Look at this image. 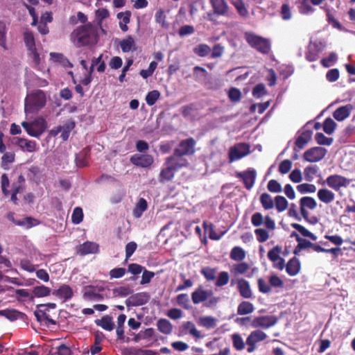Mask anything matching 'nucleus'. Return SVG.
<instances>
[{
	"mask_svg": "<svg viewBox=\"0 0 355 355\" xmlns=\"http://www.w3.org/2000/svg\"><path fill=\"white\" fill-rule=\"evenodd\" d=\"M73 43L78 47L96 43V35L91 23L80 26L71 34Z\"/></svg>",
	"mask_w": 355,
	"mask_h": 355,
	"instance_id": "f257e3e1",
	"label": "nucleus"
},
{
	"mask_svg": "<svg viewBox=\"0 0 355 355\" xmlns=\"http://www.w3.org/2000/svg\"><path fill=\"white\" fill-rule=\"evenodd\" d=\"M46 103V96L42 90L37 89L28 95L25 101V112L36 113L43 108Z\"/></svg>",
	"mask_w": 355,
	"mask_h": 355,
	"instance_id": "f03ea898",
	"label": "nucleus"
},
{
	"mask_svg": "<svg viewBox=\"0 0 355 355\" xmlns=\"http://www.w3.org/2000/svg\"><path fill=\"white\" fill-rule=\"evenodd\" d=\"M245 40L252 48L263 55H268L271 51V42L268 38L245 33Z\"/></svg>",
	"mask_w": 355,
	"mask_h": 355,
	"instance_id": "7ed1b4c3",
	"label": "nucleus"
},
{
	"mask_svg": "<svg viewBox=\"0 0 355 355\" xmlns=\"http://www.w3.org/2000/svg\"><path fill=\"white\" fill-rule=\"evenodd\" d=\"M191 300L194 304H198L207 300V306H211L216 305L219 298L214 295L212 290H205L202 285L198 287L191 293Z\"/></svg>",
	"mask_w": 355,
	"mask_h": 355,
	"instance_id": "20e7f679",
	"label": "nucleus"
},
{
	"mask_svg": "<svg viewBox=\"0 0 355 355\" xmlns=\"http://www.w3.org/2000/svg\"><path fill=\"white\" fill-rule=\"evenodd\" d=\"M277 322V318L275 315H264L254 318L245 317V323H248L252 328L268 329Z\"/></svg>",
	"mask_w": 355,
	"mask_h": 355,
	"instance_id": "39448f33",
	"label": "nucleus"
},
{
	"mask_svg": "<svg viewBox=\"0 0 355 355\" xmlns=\"http://www.w3.org/2000/svg\"><path fill=\"white\" fill-rule=\"evenodd\" d=\"M259 290L263 293H269L272 291V287L274 288H283L284 282L277 275H272L268 278V283L263 279L259 278L257 280Z\"/></svg>",
	"mask_w": 355,
	"mask_h": 355,
	"instance_id": "423d86ee",
	"label": "nucleus"
},
{
	"mask_svg": "<svg viewBox=\"0 0 355 355\" xmlns=\"http://www.w3.org/2000/svg\"><path fill=\"white\" fill-rule=\"evenodd\" d=\"M21 126L30 136L34 137L40 136L46 129L45 121L42 119H35L31 123L24 121Z\"/></svg>",
	"mask_w": 355,
	"mask_h": 355,
	"instance_id": "0eeeda50",
	"label": "nucleus"
},
{
	"mask_svg": "<svg viewBox=\"0 0 355 355\" xmlns=\"http://www.w3.org/2000/svg\"><path fill=\"white\" fill-rule=\"evenodd\" d=\"M230 273L232 276V283H236L239 293L244 297V279L239 278V276L244 274V263L234 264L230 268Z\"/></svg>",
	"mask_w": 355,
	"mask_h": 355,
	"instance_id": "6e6552de",
	"label": "nucleus"
},
{
	"mask_svg": "<svg viewBox=\"0 0 355 355\" xmlns=\"http://www.w3.org/2000/svg\"><path fill=\"white\" fill-rule=\"evenodd\" d=\"M196 144V140L193 137H189L186 139L182 140L178 147L174 151L176 155H192L195 153V146Z\"/></svg>",
	"mask_w": 355,
	"mask_h": 355,
	"instance_id": "1a4fd4ad",
	"label": "nucleus"
},
{
	"mask_svg": "<svg viewBox=\"0 0 355 355\" xmlns=\"http://www.w3.org/2000/svg\"><path fill=\"white\" fill-rule=\"evenodd\" d=\"M267 337V334L261 330L257 329L252 331L245 340V345H248V352H253L257 347V344L263 341Z\"/></svg>",
	"mask_w": 355,
	"mask_h": 355,
	"instance_id": "9d476101",
	"label": "nucleus"
},
{
	"mask_svg": "<svg viewBox=\"0 0 355 355\" xmlns=\"http://www.w3.org/2000/svg\"><path fill=\"white\" fill-rule=\"evenodd\" d=\"M351 181V180L337 174L329 175L326 179L327 184L336 191H339L342 187H347Z\"/></svg>",
	"mask_w": 355,
	"mask_h": 355,
	"instance_id": "9b49d317",
	"label": "nucleus"
},
{
	"mask_svg": "<svg viewBox=\"0 0 355 355\" xmlns=\"http://www.w3.org/2000/svg\"><path fill=\"white\" fill-rule=\"evenodd\" d=\"M150 295L147 292H139L131 295L126 300L127 306H139L148 302Z\"/></svg>",
	"mask_w": 355,
	"mask_h": 355,
	"instance_id": "f8f14e48",
	"label": "nucleus"
},
{
	"mask_svg": "<svg viewBox=\"0 0 355 355\" xmlns=\"http://www.w3.org/2000/svg\"><path fill=\"white\" fill-rule=\"evenodd\" d=\"M327 154V150L322 147H313L304 153V159L309 162H317L322 160Z\"/></svg>",
	"mask_w": 355,
	"mask_h": 355,
	"instance_id": "ddd939ff",
	"label": "nucleus"
},
{
	"mask_svg": "<svg viewBox=\"0 0 355 355\" xmlns=\"http://www.w3.org/2000/svg\"><path fill=\"white\" fill-rule=\"evenodd\" d=\"M130 162L139 167L148 168L154 162L153 157L148 154H135L130 159Z\"/></svg>",
	"mask_w": 355,
	"mask_h": 355,
	"instance_id": "4468645a",
	"label": "nucleus"
},
{
	"mask_svg": "<svg viewBox=\"0 0 355 355\" xmlns=\"http://www.w3.org/2000/svg\"><path fill=\"white\" fill-rule=\"evenodd\" d=\"M312 134L313 132L311 130H305L302 132L295 139L293 150L295 152H299L300 150L303 149L311 139Z\"/></svg>",
	"mask_w": 355,
	"mask_h": 355,
	"instance_id": "2eb2a0df",
	"label": "nucleus"
},
{
	"mask_svg": "<svg viewBox=\"0 0 355 355\" xmlns=\"http://www.w3.org/2000/svg\"><path fill=\"white\" fill-rule=\"evenodd\" d=\"M183 156L176 155L175 151L173 155L166 159L165 164H169L176 171L189 165L188 161L182 157Z\"/></svg>",
	"mask_w": 355,
	"mask_h": 355,
	"instance_id": "dca6fc26",
	"label": "nucleus"
},
{
	"mask_svg": "<svg viewBox=\"0 0 355 355\" xmlns=\"http://www.w3.org/2000/svg\"><path fill=\"white\" fill-rule=\"evenodd\" d=\"M52 295L57 298L67 302L73 296V289L67 284L61 285L58 289L52 292Z\"/></svg>",
	"mask_w": 355,
	"mask_h": 355,
	"instance_id": "f3484780",
	"label": "nucleus"
},
{
	"mask_svg": "<svg viewBox=\"0 0 355 355\" xmlns=\"http://www.w3.org/2000/svg\"><path fill=\"white\" fill-rule=\"evenodd\" d=\"M99 250V245L92 241H86L80 245L77 249V253L81 256L88 254H95Z\"/></svg>",
	"mask_w": 355,
	"mask_h": 355,
	"instance_id": "a211bd4d",
	"label": "nucleus"
},
{
	"mask_svg": "<svg viewBox=\"0 0 355 355\" xmlns=\"http://www.w3.org/2000/svg\"><path fill=\"white\" fill-rule=\"evenodd\" d=\"M244 156V143H239L230 148L229 159L230 162L241 159Z\"/></svg>",
	"mask_w": 355,
	"mask_h": 355,
	"instance_id": "6ab92c4d",
	"label": "nucleus"
},
{
	"mask_svg": "<svg viewBox=\"0 0 355 355\" xmlns=\"http://www.w3.org/2000/svg\"><path fill=\"white\" fill-rule=\"evenodd\" d=\"M352 110V105L350 104L341 106L334 112L333 116L338 121H342L349 116Z\"/></svg>",
	"mask_w": 355,
	"mask_h": 355,
	"instance_id": "aec40b11",
	"label": "nucleus"
},
{
	"mask_svg": "<svg viewBox=\"0 0 355 355\" xmlns=\"http://www.w3.org/2000/svg\"><path fill=\"white\" fill-rule=\"evenodd\" d=\"M165 168H162L159 174V182L160 183H165L166 182L171 181L174 176L175 170L173 169L169 164H165Z\"/></svg>",
	"mask_w": 355,
	"mask_h": 355,
	"instance_id": "412c9836",
	"label": "nucleus"
},
{
	"mask_svg": "<svg viewBox=\"0 0 355 355\" xmlns=\"http://www.w3.org/2000/svg\"><path fill=\"white\" fill-rule=\"evenodd\" d=\"M301 269L300 260L295 257L291 259L286 265V271L290 276L297 275Z\"/></svg>",
	"mask_w": 355,
	"mask_h": 355,
	"instance_id": "4be33fe9",
	"label": "nucleus"
},
{
	"mask_svg": "<svg viewBox=\"0 0 355 355\" xmlns=\"http://www.w3.org/2000/svg\"><path fill=\"white\" fill-rule=\"evenodd\" d=\"M214 13L225 15L228 11V6L225 0H209Z\"/></svg>",
	"mask_w": 355,
	"mask_h": 355,
	"instance_id": "5701e85b",
	"label": "nucleus"
},
{
	"mask_svg": "<svg viewBox=\"0 0 355 355\" xmlns=\"http://www.w3.org/2000/svg\"><path fill=\"white\" fill-rule=\"evenodd\" d=\"M15 144L21 150L29 153L34 152L36 149V142L27 139L17 137Z\"/></svg>",
	"mask_w": 355,
	"mask_h": 355,
	"instance_id": "b1692460",
	"label": "nucleus"
},
{
	"mask_svg": "<svg viewBox=\"0 0 355 355\" xmlns=\"http://www.w3.org/2000/svg\"><path fill=\"white\" fill-rule=\"evenodd\" d=\"M94 322L97 326L108 331H112L115 326L112 318L108 315L103 316L101 319L95 320Z\"/></svg>",
	"mask_w": 355,
	"mask_h": 355,
	"instance_id": "393cba45",
	"label": "nucleus"
},
{
	"mask_svg": "<svg viewBox=\"0 0 355 355\" xmlns=\"http://www.w3.org/2000/svg\"><path fill=\"white\" fill-rule=\"evenodd\" d=\"M318 199L325 203L329 204L335 199V194L327 189H320L318 191Z\"/></svg>",
	"mask_w": 355,
	"mask_h": 355,
	"instance_id": "a878e982",
	"label": "nucleus"
},
{
	"mask_svg": "<svg viewBox=\"0 0 355 355\" xmlns=\"http://www.w3.org/2000/svg\"><path fill=\"white\" fill-rule=\"evenodd\" d=\"M131 15V12L127 10L125 12H119L116 15L118 19H121V21H119V27L123 32H126L128 30L127 24L130 21Z\"/></svg>",
	"mask_w": 355,
	"mask_h": 355,
	"instance_id": "bb28decb",
	"label": "nucleus"
},
{
	"mask_svg": "<svg viewBox=\"0 0 355 355\" xmlns=\"http://www.w3.org/2000/svg\"><path fill=\"white\" fill-rule=\"evenodd\" d=\"M157 329L162 334L168 335L173 331V324L165 318L159 319L157 322Z\"/></svg>",
	"mask_w": 355,
	"mask_h": 355,
	"instance_id": "cd10ccee",
	"label": "nucleus"
},
{
	"mask_svg": "<svg viewBox=\"0 0 355 355\" xmlns=\"http://www.w3.org/2000/svg\"><path fill=\"white\" fill-rule=\"evenodd\" d=\"M0 315L6 318L10 321H14L17 319H22L24 314L15 309H4L0 311Z\"/></svg>",
	"mask_w": 355,
	"mask_h": 355,
	"instance_id": "c85d7f7f",
	"label": "nucleus"
},
{
	"mask_svg": "<svg viewBox=\"0 0 355 355\" xmlns=\"http://www.w3.org/2000/svg\"><path fill=\"white\" fill-rule=\"evenodd\" d=\"M155 22L159 24L163 28H169V24L166 21V15L163 8H159L155 15Z\"/></svg>",
	"mask_w": 355,
	"mask_h": 355,
	"instance_id": "c756f323",
	"label": "nucleus"
},
{
	"mask_svg": "<svg viewBox=\"0 0 355 355\" xmlns=\"http://www.w3.org/2000/svg\"><path fill=\"white\" fill-rule=\"evenodd\" d=\"M194 104L190 103L189 105L182 106L180 109L182 115L187 119L193 121L195 119L194 112L196 111Z\"/></svg>",
	"mask_w": 355,
	"mask_h": 355,
	"instance_id": "7c9ffc66",
	"label": "nucleus"
},
{
	"mask_svg": "<svg viewBox=\"0 0 355 355\" xmlns=\"http://www.w3.org/2000/svg\"><path fill=\"white\" fill-rule=\"evenodd\" d=\"M147 201L144 198H141L133 209L134 216L135 218H140L143 213L147 209Z\"/></svg>",
	"mask_w": 355,
	"mask_h": 355,
	"instance_id": "2f4dec72",
	"label": "nucleus"
},
{
	"mask_svg": "<svg viewBox=\"0 0 355 355\" xmlns=\"http://www.w3.org/2000/svg\"><path fill=\"white\" fill-rule=\"evenodd\" d=\"M203 228L205 232L208 233L209 237L211 240H219L222 236L221 234H218L214 230V226L212 223H208L207 221H204L202 224Z\"/></svg>",
	"mask_w": 355,
	"mask_h": 355,
	"instance_id": "473e14b6",
	"label": "nucleus"
},
{
	"mask_svg": "<svg viewBox=\"0 0 355 355\" xmlns=\"http://www.w3.org/2000/svg\"><path fill=\"white\" fill-rule=\"evenodd\" d=\"M51 293L50 288L44 286H37L33 288V296L36 297H44L49 296Z\"/></svg>",
	"mask_w": 355,
	"mask_h": 355,
	"instance_id": "72a5a7b5",
	"label": "nucleus"
},
{
	"mask_svg": "<svg viewBox=\"0 0 355 355\" xmlns=\"http://www.w3.org/2000/svg\"><path fill=\"white\" fill-rule=\"evenodd\" d=\"M317 207V202L315 200L309 196H304L302 197L300 200V207H302L304 209H309L311 210H313L315 209Z\"/></svg>",
	"mask_w": 355,
	"mask_h": 355,
	"instance_id": "f704fd0d",
	"label": "nucleus"
},
{
	"mask_svg": "<svg viewBox=\"0 0 355 355\" xmlns=\"http://www.w3.org/2000/svg\"><path fill=\"white\" fill-rule=\"evenodd\" d=\"M256 171L254 168H249L245 171V189H250L256 179Z\"/></svg>",
	"mask_w": 355,
	"mask_h": 355,
	"instance_id": "c9c22d12",
	"label": "nucleus"
},
{
	"mask_svg": "<svg viewBox=\"0 0 355 355\" xmlns=\"http://www.w3.org/2000/svg\"><path fill=\"white\" fill-rule=\"evenodd\" d=\"M291 227L297 230L303 236L308 237L312 241H316L317 236L300 224L292 223Z\"/></svg>",
	"mask_w": 355,
	"mask_h": 355,
	"instance_id": "e433bc0d",
	"label": "nucleus"
},
{
	"mask_svg": "<svg viewBox=\"0 0 355 355\" xmlns=\"http://www.w3.org/2000/svg\"><path fill=\"white\" fill-rule=\"evenodd\" d=\"M34 315L37 319V320L40 322H42L44 320L46 322L51 324H55L56 322L54 320L50 318V315L47 314L44 311L41 309L37 310L34 312Z\"/></svg>",
	"mask_w": 355,
	"mask_h": 355,
	"instance_id": "4c0bfd02",
	"label": "nucleus"
},
{
	"mask_svg": "<svg viewBox=\"0 0 355 355\" xmlns=\"http://www.w3.org/2000/svg\"><path fill=\"white\" fill-rule=\"evenodd\" d=\"M260 202L264 209H270L274 207V201L272 197L267 193H263L260 196Z\"/></svg>",
	"mask_w": 355,
	"mask_h": 355,
	"instance_id": "58836bf2",
	"label": "nucleus"
},
{
	"mask_svg": "<svg viewBox=\"0 0 355 355\" xmlns=\"http://www.w3.org/2000/svg\"><path fill=\"white\" fill-rule=\"evenodd\" d=\"M135 44V40L129 35L120 42V47L123 53H128L133 48Z\"/></svg>",
	"mask_w": 355,
	"mask_h": 355,
	"instance_id": "ea45409f",
	"label": "nucleus"
},
{
	"mask_svg": "<svg viewBox=\"0 0 355 355\" xmlns=\"http://www.w3.org/2000/svg\"><path fill=\"white\" fill-rule=\"evenodd\" d=\"M230 257L236 261H242L244 259V250L239 246L234 247L230 252Z\"/></svg>",
	"mask_w": 355,
	"mask_h": 355,
	"instance_id": "a19ab883",
	"label": "nucleus"
},
{
	"mask_svg": "<svg viewBox=\"0 0 355 355\" xmlns=\"http://www.w3.org/2000/svg\"><path fill=\"white\" fill-rule=\"evenodd\" d=\"M275 207L278 212H282L288 207V202L282 196H277L275 198Z\"/></svg>",
	"mask_w": 355,
	"mask_h": 355,
	"instance_id": "79ce46f5",
	"label": "nucleus"
},
{
	"mask_svg": "<svg viewBox=\"0 0 355 355\" xmlns=\"http://www.w3.org/2000/svg\"><path fill=\"white\" fill-rule=\"evenodd\" d=\"M318 171V167L317 166H309L304 168V178L307 182H311L313 180L315 175Z\"/></svg>",
	"mask_w": 355,
	"mask_h": 355,
	"instance_id": "37998d69",
	"label": "nucleus"
},
{
	"mask_svg": "<svg viewBox=\"0 0 355 355\" xmlns=\"http://www.w3.org/2000/svg\"><path fill=\"white\" fill-rule=\"evenodd\" d=\"M336 128V122L330 117L327 118L323 122V130L327 135H331Z\"/></svg>",
	"mask_w": 355,
	"mask_h": 355,
	"instance_id": "c03bdc74",
	"label": "nucleus"
},
{
	"mask_svg": "<svg viewBox=\"0 0 355 355\" xmlns=\"http://www.w3.org/2000/svg\"><path fill=\"white\" fill-rule=\"evenodd\" d=\"M193 52L200 57H206L211 52V49L207 44H200L193 49Z\"/></svg>",
	"mask_w": 355,
	"mask_h": 355,
	"instance_id": "a18cd8bd",
	"label": "nucleus"
},
{
	"mask_svg": "<svg viewBox=\"0 0 355 355\" xmlns=\"http://www.w3.org/2000/svg\"><path fill=\"white\" fill-rule=\"evenodd\" d=\"M24 41L27 50L35 47V37L31 31H27L24 33Z\"/></svg>",
	"mask_w": 355,
	"mask_h": 355,
	"instance_id": "49530a36",
	"label": "nucleus"
},
{
	"mask_svg": "<svg viewBox=\"0 0 355 355\" xmlns=\"http://www.w3.org/2000/svg\"><path fill=\"white\" fill-rule=\"evenodd\" d=\"M83 297L91 301H101L104 299L103 295L96 292L94 289L85 291Z\"/></svg>",
	"mask_w": 355,
	"mask_h": 355,
	"instance_id": "de8ad7c7",
	"label": "nucleus"
},
{
	"mask_svg": "<svg viewBox=\"0 0 355 355\" xmlns=\"http://www.w3.org/2000/svg\"><path fill=\"white\" fill-rule=\"evenodd\" d=\"M200 324L207 329L214 328L216 326V319L212 316H205L200 318Z\"/></svg>",
	"mask_w": 355,
	"mask_h": 355,
	"instance_id": "09e8293b",
	"label": "nucleus"
},
{
	"mask_svg": "<svg viewBox=\"0 0 355 355\" xmlns=\"http://www.w3.org/2000/svg\"><path fill=\"white\" fill-rule=\"evenodd\" d=\"M75 127V123L72 121H69L68 123H65L62 128V130L61 131V135L60 137L62 139L63 141H66L68 139L69 137V133L71 131L72 129Z\"/></svg>",
	"mask_w": 355,
	"mask_h": 355,
	"instance_id": "8fccbe9b",
	"label": "nucleus"
},
{
	"mask_svg": "<svg viewBox=\"0 0 355 355\" xmlns=\"http://www.w3.org/2000/svg\"><path fill=\"white\" fill-rule=\"evenodd\" d=\"M176 302L178 304L184 309H189V298L187 293H181L177 295Z\"/></svg>",
	"mask_w": 355,
	"mask_h": 355,
	"instance_id": "3c124183",
	"label": "nucleus"
},
{
	"mask_svg": "<svg viewBox=\"0 0 355 355\" xmlns=\"http://www.w3.org/2000/svg\"><path fill=\"white\" fill-rule=\"evenodd\" d=\"M316 142L320 145L330 146L333 143V138L327 137L322 132H317L315 135Z\"/></svg>",
	"mask_w": 355,
	"mask_h": 355,
	"instance_id": "603ef678",
	"label": "nucleus"
},
{
	"mask_svg": "<svg viewBox=\"0 0 355 355\" xmlns=\"http://www.w3.org/2000/svg\"><path fill=\"white\" fill-rule=\"evenodd\" d=\"M201 274L207 281H213L216 279V269L210 267H205L200 271Z\"/></svg>",
	"mask_w": 355,
	"mask_h": 355,
	"instance_id": "864d4df0",
	"label": "nucleus"
},
{
	"mask_svg": "<svg viewBox=\"0 0 355 355\" xmlns=\"http://www.w3.org/2000/svg\"><path fill=\"white\" fill-rule=\"evenodd\" d=\"M281 252L282 248L279 245H276L268 251V258L272 262H276L280 258L279 254Z\"/></svg>",
	"mask_w": 355,
	"mask_h": 355,
	"instance_id": "5fc2aeb1",
	"label": "nucleus"
},
{
	"mask_svg": "<svg viewBox=\"0 0 355 355\" xmlns=\"http://www.w3.org/2000/svg\"><path fill=\"white\" fill-rule=\"evenodd\" d=\"M297 190L302 194L314 193L316 191V187L312 184L303 183L297 186Z\"/></svg>",
	"mask_w": 355,
	"mask_h": 355,
	"instance_id": "6e6d98bb",
	"label": "nucleus"
},
{
	"mask_svg": "<svg viewBox=\"0 0 355 355\" xmlns=\"http://www.w3.org/2000/svg\"><path fill=\"white\" fill-rule=\"evenodd\" d=\"M159 96L160 93L157 90L149 92L146 96V103L150 106L153 105L159 98Z\"/></svg>",
	"mask_w": 355,
	"mask_h": 355,
	"instance_id": "4d7b16f0",
	"label": "nucleus"
},
{
	"mask_svg": "<svg viewBox=\"0 0 355 355\" xmlns=\"http://www.w3.org/2000/svg\"><path fill=\"white\" fill-rule=\"evenodd\" d=\"M83 211L82 208L77 207L74 208L72 215H71V220L74 224H79L83 221Z\"/></svg>",
	"mask_w": 355,
	"mask_h": 355,
	"instance_id": "13d9d810",
	"label": "nucleus"
},
{
	"mask_svg": "<svg viewBox=\"0 0 355 355\" xmlns=\"http://www.w3.org/2000/svg\"><path fill=\"white\" fill-rule=\"evenodd\" d=\"M15 153H6L1 157V166L7 169L8 168V164L12 163L15 161Z\"/></svg>",
	"mask_w": 355,
	"mask_h": 355,
	"instance_id": "bf43d9fd",
	"label": "nucleus"
},
{
	"mask_svg": "<svg viewBox=\"0 0 355 355\" xmlns=\"http://www.w3.org/2000/svg\"><path fill=\"white\" fill-rule=\"evenodd\" d=\"M257 239L259 243H263L266 241L269 238V234L268 231L262 228H258L254 230Z\"/></svg>",
	"mask_w": 355,
	"mask_h": 355,
	"instance_id": "052dcab7",
	"label": "nucleus"
},
{
	"mask_svg": "<svg viewBox=\"0 0 355 355\" xmlns=\"http://www.w3.org/2000/svg\"><path fill=\"white\" fill-rule=\"evenodd\" d=\"M1 190L2 193L5 196H8L10 194V191L8 187L10 185V181L7 174L3 173L1 177Z\"/></svg>",
	"mask_w": 355,
	"mask_h": 355,
	"instance_id": "680f3d73",
	"label": "nucleus"
},
{
	"mask_svg": "<svg viewBox=\"0 0 355 355\" xmlns=\"http://www.w3.org/2000/svg\"><path fill=\"white\" fill-rule=\"evenodd\" d=\"M267 189L272 193H280L282 191L281 184L276 180H270L268 183Z\"/></svg>",
	"mask_w": 355,
	"mask_h": 355,
	"instance_id": "e2e57ef3",
	"label": "nucleus"
},
{
	"mask_svg": "<svg viewBox=\"0 0 355 355\" xmlns=\"http://www.w3.org/2000/svg\"><path fill=\"white\" fill-rule=\"evenodd\" d=\"M126 270L124 268H115L109 272L110 279H119L124 276Z\"/></svg>",
	"mask_w": 355,
	"mask_h": 355,
	"instance_id": "0e129e2a",
	"label": "nucleus"
},
{
	"mask_svg": "<svg viewBox=\"0 0 355 355\" xmlns=\"http://www.w3.org/2000/svg\"><path fill=\"white\" fill-rule=\"evenodd\" d=\"M142 272L143 273L140 284L144 285L150 283L151 279L155 277V273L152 271L146 270L145 268Z\"/></svg>",
	"mask_w": 355,
	"mask_h": 355,
	"instance_id": "69168bd1",
	"label": "nucleus"
},
{
	"mask_svg": "<svg viewBox=\"0 0 355 355\" xmlns=\"http://www.w3.org/2000/svg\"><path fill=\"white\" fill-rule=\"evenodd\" d=\"M292 167V162L289 159H284L279 165V172L282 174L288 173Z\"/></svg>",
	"mask_w": 355,
	"mask_h": 355,
	"instance_id": "338daca9",
	"label": "nucleus"
},
{
	"mask_svg": "<svg viewBox=\"0 0 355 355\" xmlns=\"http://www.w3.org/2000/svg\"><path fill=\"white\" fill-rule=\"evenodd\" d=\"M228 97L232 102H238L241 97V91L235 87H232L229 90Z\"/></svg>",
	"mask_w": 355,
	"mask_h": 355,
	"instance_id": "774afa93",
	"label": "nucleus"
}]
</instances>
